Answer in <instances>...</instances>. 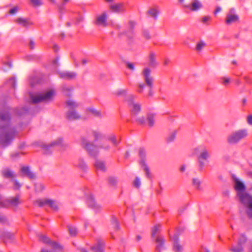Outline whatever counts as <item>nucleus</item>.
Returning a JSON list of instances; mask_svg holds the SVG:
<instances>
[{
	"label": "nucleus",
	"mask_w": 252,
	"mask_h": 252,
	"mask_svg": "<svg viewBox=\"0 0 252 252\" xmlns=\"http://www.w3.org/2000/svg\"><path fill=\"white\" fill-rule=\"evenodd\" d=\"M174 250L175 252H182L183 250V247L180 245L178 238L174 243Z\"/></svg>",
	"instance_id": "nucleus-30"
},
{
	"label": "nucleus",
	"mask_w": 252,
	"mask_h": 252,
	"mask_svg": "<svg viewBox=\"0 0 252 252\" xmlns=\"http://www.w3.org/2000/svg\"><path fill=\"white\" fill-rule=\"evenodd\" d=\"M31 2L35 6H40L42 4V2L41 0H31Z\"/></svg>",
	"instance_id": "nucleus-45"
},
{
	"label": "nucleus",
	"mask_w": 252,
	"mask_h": 252,
	"mask_svg": "<svg viewBox=\"0 0 252 252\" xmlns=\"http://www.w3.org/2000/svg\"><path fill=\"white\" fill-rule=\"evenodd\" d=\"M210 157L209 151L205 147L201 149L200 154L198 157V160L201 167L204 166V161H207Z\"/></svg>",
	"instance_id": "nucleus-11"
},
{
	"label": "nucleus",
	"mask_w": 252,
	"mask_h": 252,
	"mask_svg": "<svg viewBox=\"0 0 252 252\" xmlns=\"http://www.w3.org/2000/svg\"><path fill=\"white\" fill-rule=\"evenodd\" d=\"M234 188L240 201L246 207V212L249 217L252 218V195L246 191V186L244 182L235 177Z\"/></svg>",
	"instance_id": "nucleus-1"
},
{
	"label": "nucleus",
	"mask_w": 252,
	"mask_h": 252,
	"mask_svg": "<svg viewBox=\"0 0 252 252\" xmlns=\"http://www.w3.org/2000/svg\"><path fill=\"white\" fill-rule=\"evenodd\" d=\"M142 74L144 78L146 85L151 88L153 87V77L151 75V71L148 67H145L142 72Z\"/></svg>",
	"instance_id": "nucleus-9"
},
{
	"label": "nucleus",
	"mask_w": 252,
	"mask_h": 252,
	"mask_svg": "<svg viewBox=\"0 0 252 252\" xmlns=\"http://www.w3.org/2000/svg\"><path fill=\"white\" fill-rule=\"evenodd\" d=\"M111 224L113 225V228L115 231H118L120 230L119 224L117 220L115 218H113L111 220Z\"/></svg>",
	"instance_id": "nucleus-35"
},
{
	"label": "nucleus",
	"mask_w": 252,
	"mask_h": 252,
	"mask_svg": "<svg viewBox=\"0 0 252 252\" xmlns=\"http://www.w3.org/2000/svg\"><path fill=\"white\" fill-rule=\"evenodd\" d=\"M193 186L197 189H201V181L196 178H193L192 180Z\"/></svg>",
	"instance_id": "nucleus-34"
},
{
	"label": "nucleus",
	"mask_w": 252,
	"mask_h": 252,
	"mask_svg": "<svg viewBox=\"0 0 252 252\" xmlns=\"http://www.w3.org/2000/svg\"><path fill=\"white\" fill-rule=\"evenodd\" d=\"M2 238L5 242H10L14 238V234L8 231L4 232Z\"/></svg>",
	"instance_id": "nucleus-24"
},
{
	"label": "nucleus",
	"mask_w": 252,
	"mask_h": 252,
	"mask_svg": "<svg viewBox=\"0 0 252 252\" xmlns=\"http://www.w3.org/2000/svg\"><path fill=\"white\" fill-rule=\"evenodd\" d=\"M121 138L119 137L115 136H111V145L114 147L113 152H116V148L118 147V145L120 143Z\"/></svg>",
	"instance_id": "nucleus-26"
},
{
	"label": "nucleus",
	"mask_w": 252,
	"mask_h": 252,
	"mask_svg": "<svg viewBox=\"0 0 252 252\" xmlns=\"http://www.w3.org/2000/svg\"><path fill=\"white\" fill-rule=\"evenodd\" d=\"M2 174L4 177L11 179V182H12L13 184L14 189L17 190L20 189L21 185L17 180L14 179L15 175L10 170L8 169H4L2 171Z\"/></svg>",
	"instance_id": "nucleus-8"
},
{
	"label": "nucleus",
	"mask_w": 252,
	"mask_h": 252,
	"mask_svg": "<svg viewBox=\"0 0 252 252\" xmlns=\"http://www.w3.org/2000/svg\"><path fill=\"white\" fill-rule=\"evenodd\" d=\"M156 250L158 252H163L166 249L165 239L162 236H158L155 238Z\"/></svg>",
	"instance_id": "nucleus-14"
},
{
	"label": "nucleus",
	"mask_w": 252,
	"mask_h": 252,
	"mask_svg": "<svg viewBox=\"0 0 252 252\" xmlns=\"http://www.w3.org/2000/svg\"><path fill=\"white\" fill-rule=\"evenodd\" d=\"M94 166L97 170L102 172L105 171L106 169L105 162L101 160H96L94 163Z\"/></svg>",
	"instance_id": "nucleus-23"
},
{
	"label": "nucleus",
	"mask_w": 252,
	"mask_h": 252,
	"mask_svg": "<svg viewBox=\"0 0 252 252\" xmlns=\"http://www.w3.org/2000/svg\"><path fill=\"white\" fill-rule=\"evenodd\" d=\"M89 60L88 59H83L82 61V63L83 64H85L89 62Z\"/></svg>",
	"instance_id": "nucleus-64"
},
{
	"label": "nucleus",
	"mask_w": 252,
	"mask_h": 252,
	"mask_svg": "<svg viewBox=\"0 0 252 252\" xmlns=\"http://www.w3.org/2000/svg\"><path fill=\"white\" fill-rule=\"evenodd\" d=\"M6 220V219L4 216L0 214V222H4Z\"/></svg>",
	"instance_id": "nucleus-60"
},
{
	"label": "nucleus",
	"mask_w": 252,
	"mask_h": 252,
	"mask_svg": "<svg viewBox=\"0 0 252 252\" xmlns=\"http://www.w3.org/2000/svg\"><path fill=\"white\" fill-rule=\"evenodd\" d=\"M10 116L8 113L3 114L0 116V129L5 127L8 124Z\"/></svg>",
	"instance_id": "nucleus-19"
},
{
	"label": "nucleus",
	"mask_w": 252,
	"mask_h": 252,
	"mask_svg": "<svg viewBox=\"0 0 252 252\" xmlns=\"http://www.w3.org/2000/svg\"><path fill=\"white\" fill-rule=\"evenodd\" d=\"M38 238L40 241L44 243L50 244L51 246L54 249H58L60 247L58 244L54 242H51L50 240L44 235L39 234Z\"/></svg>",
	"instance_id": "nucleus-17"
},
{
	"label": "nucleus",
	"mask_w": 252,
	"mask_h": 252,
	"mask_svg": "<svg viewBox=\"0 0 252 252\" xmlns=\"http://www.w3.org/2000/svg\"><path fill=\"white\" fill-rule=\"evenodd\" d=\"M108 14L105 12L97 15L95 17L94 24L99 27H105L107 26Z\"/></svg>",
	"instance_id": "nucleus-7"
},
{
	"label": "nucleus",
	"mask_w": 252,
	"mask_h": 252,
	"mask_svg": "<svg viewBox=\"0 0 252 252\" xmlns=\"http://www.w3.org/2000/svg\"><path fill=\"white\" fill-rule=\"evenodd\" d=\"M12 138L13 136H11L10 134H8L6 136V140L5 141H2V144L4 146L7 145Z\"/></svg>",
	"instance_id": "nucleus-42"
},
{
	"label": "nucleus",
	"mask_w": 252,
	"mask_h": 252,
	"mask_svg": "<svg viewBox=\"0 0 252 252\" xmlns=\"http://www.w3.org/2000/svg\"><path fill=\"white\" fill-rule=\"evenodd\" d=\"M192 11H197L203 7V4L200 0H192L190 4L184 5Z\"/></svg>",
	"instance_id": "nucleus-15"
},
{
	"label": "nucleus",
	"mask_w": 252,
	"mask_h": 252,
	"mask_svg": "<svg viewBox=\"0 0 252 252\" xmlns=\"http://www.w3.org/2000/svg\"><path fill=\"white\" fill-rule=\"evenodd\" d=\"M21 171L24 176H26L31 179L35 178V174L30 170L28 167H23L21 168Z\"/></svg>",
	"instance_id": "nucleus-21"
},
{
	"label": "nucleus",
	"mask_w": 252,
	"mask_h": 252,
	"mask_svg": "<svg viewBox=\"0 0 252 252\" xmlns=\"http://www.w3.org/2000/svg\"><path fill=\"white\" fill-rule=\"evenodd\" d=\"M124 10V5L121 3H111V12H120Z\"/></svg>",
	"instance_id": "nucleus-22"
},
{
	"label": "nucleus",
	"mask_w": 252,
	"mask_h": 252,
	"mask_svg": "<svg viewBox=\"0 0 252 252\" xmlns=\"http://www.w3.org/2000/svg\"><path fill=\"white\" fill-rule=\"evenodd\" d=\"M8 83H9L10 85L14 87L15 83V79L14 78H10L8 81Z\"/></svg>",
	"instance_id": "nucleus-56"
},
{
	"label": "nucleus",
	"mask_w": 252,
	"mask_h": 252,
	"mask_svg": "<svg viewBox=\"0 0 252 252\" xmlns=\"http://www.w3.org/2000/svg\"><path fill=\"white\" fill-rule=\"evenodd\" d=\"M247 122L248 125L252 126V115H249L247 116Z\"/></svg>",
	"instance_id": "nucleus-52"
},
{
	"label": "nucleus",
	"mask_w": 252,
	"mask_h": 252,
	"mask_svg": "<svg viewBox=\"0 0 252 252\" xmlns=\"http://www.w3.org/2000/svg\"><path fill=\"white\" fill-rule=\"evenodd\" d=\"M248 135V130L246 128H241L229 134L227 136L226 142L229 145H235L241 140L247 138Z\"/></svg>",
	"instance_id": "nucleus-2"
},
{
	"label": "nucleus",
	"mask_w": 252,
	"mask_h": 252,
	"mask_svg": "<svg viewBox=\"0 0 252 252\" xmlns=\"http://www.w3.org/2000/svg\"><path fill=\"white\" fill-rule=\"evenodd\" d=\"M66 105L68 109L66 113L67 118L70 120H75L80 119V115L74 110L79 104L72 99H68L66 102Z\"/></svg>",
	"instance_id": "nucleus-4"
},
{
	"label": "nucleus",
	"mask_w": 252,
	"mask_h": 252,
	"mask_svg": "<svg viewBox=\"0 0 252 252\" xmlns=\"http://www.w3.org/2000/svg\"><path fill=\"white\" fill-rule=\"evenodd\" d=\"M246 237L244 236H241V237L240 238V239L239 241L238 245L241 246L243 243H244L246 242Z\"/></svg>",
	"instance_id": "nucleus-55"
},
{
	"label": "nucleus",
	"mask_w": 252,
	"mask_h": 252,
	"mask_svg": "<svg viewBox=\"0 0 252 252\" xmlns=\"http://www.w3.org/2000/svg\"><path fill=\"white\" fill-rule=\"evenodd\" d=\"M148 125L150 126H153L155 124V115L153 114H149L147 117Z\"/></svg>",
	"instance_id": "nucleus-31"
},
{
	"label": "nucleus",
	"mask_w": 252,
	"mask_h": 252,
	"mask_svg": "<svg viewBox=\"0 0 252 252\" xmlns=\"http://www.w3.org/2000/svg\"><path fill=\"white\" fill-rule=\"evenodd\" d=\"M15 22L19 25L24 27H27L32 24V22L29 19L23 17L16 18L15 20Z\"/></svg>",
	"instance_id": "nucleus-18"
},
{
	"label": "nucleus",
	"mask_w": 252,
	"mask_h": 252,
	"mask_svg": "<svg viewBox=\"0 0 252 252\" xmlns=\"http://www.w3.org/2000/svg\"><path fill=\"white\" fill-rule=\"evenodd\" d=\"M157 62L156 60L155 54L154 53L149 54V65L152 67H155L157 65Z\"/></svg>",
	"instance_id": "nucleus-28"
},
{
	"label": "nucleus",
	"mask_w": 252,
	"mask_h": 252,
	"mask_svg": "<svg viewBox=\"0 0 252 252\" xmlns=\"http://www.w3.org/2000/svg\"><path fill=\"white\" fill-rule=\"evenodd\" d=\"M36 203L40 206L48 205L55 210L58 209L59 206L58 203L56 201L47 198L38 199L36 201Z\"/></svg>",
	"instance_id": "nucleus-13"
},
{
	"label": "nucleus",
	"mask_w": 252,
	"mask_h": 252,
	"mask_svg": "<svg viewBox=\"0 0 252 252\" xmlns=\"http://www.w3.org/2000/svg\"><path fill=\"white\" fill-rule=\"evenodd\" d=\"M81 145L87 151L89 154L92 157L95 158L98 154V148L93 142L85 137L81 139Z\"/></svg>",
	"instance_id": "nucleus-5"
},
{
	"label": "nucleus",
	"mask_w": 252,
	"mask_h": 252,
	"mask_svg": "<svg viewBox=\"0 0 252 252\" xmlns=\"http://www.w3.org/2000/svg\"><path fill=\"white\" fill-rule=\"evenodd\" d=\"M68 229L69 232V234L72 236H74L76 235L77 233V230L76 228L73 225H68Z\"/></svg>",
	"instance_id": "nucleus-36"
},
{
	"label": "nucleus",
	"mask_w": 252,
	"mask_h": 252,
	"mask_svg": "<svg viewBox=\"0 0 252 252\" xmlns=\"http://www.w3.org/2000/svg\"><path fill=\"white\" fill-rule=\"evenodd\" d=\"M153 94H154V93L152 91V88H149V90L148 91V95L150 96H152L153 95Z\"/></svg>",
	"instance_id": "nucleus-62"
},
{
	"label": "nucleus",
	"mask_w": 252,
	"mask_h": 252,
	"mask_svg": "<svg viewBox=\"0 0 252 252\" xmlns=\"http://www.w3.org/2000/svg\"><path fill=\"white\" fill-rule=\"evenodd\" d=\"M128 105L132 115L135 117L138 116L141 109L140 104L135 101L133 98H129L128 99Z\"/></svg>",
	"instance_id": "nucleus-10"
},
{
	"label": "nucleus",
	"mask_w": 252,
	"mask_h": 252,
	"mask_svg": "<svg viewBox=\"0 0 252 252\" xmlns=\"http://www.w3.org/2000/svg\"><path fill=\"white\" fill-rule=\"evenodd\" d=\"M148 13L151 17L157 19L159 13V10L157 7H153L148 10Z\"/></svg>",
	"instance_id": "nucleus-25"
},
{
	"label": "nucleus",
	"mask_w": 252,
	"mask_h": 252,
	"mask_svg": "<svg viewBox=\"0 0 252 252\" xmlns=\"http://www.w3.org/2000/svg\"><path fill=\"white\" fill-rule=\"evenodd\" d=\"M186 169V166L185 165H182L180 168V171L182 173H184L185 172Z\"/></svg>",
	"instance_id": "nucleus-59"
},
{
	"label": "nucleus",
	"mask_w": 252,
	"mask_h": 252,
	"mask_svg": "<svg viewBox=\"0 0 252 252\" xmlns=\"http://www.w3.org/2000/svg\"><path fill=\"white\" fill-rule=\"evenodd\" d=\"M89 111L92 113L93 114H94V115H97L98 114V112L94 109V108H90L89 109Z\"/></svg>",
	"instance_id": "nucleus-61"
},
{
	"label": "nucleus",
	"mask_w": 252,
	"mask_h": 252,
	"mask_svg": "<svg viewBox=\"0 0 252 252\" xmlns=\"http://www.w3.org/2000/svg\"><path fill=\"white\" fill-rule=\"evenodd\" d=\"M143 35L144 38L147 40H149L151 38L150 33L148 31H144L143 32Z\"/></svg>",
	"instance_id": "nucleus-47"
},
{
	"label": "nucleus",
	"mask_w": 252,
	"mask_h": 252,
	"mask_svg": "<svg viewBox=\"0 0 252 252\" xmlns=\"http://www.w3.org/2000/svg\"><path fill=\"white\" fill-rule=\"evenodd\" d=\"M45 189L44 185L41 183H36L35 184V189L36 192H41Z\"/></svg>",
	"instance_id": "nucleus-38"
},
{
	"label": "nucleus",
	"mask_w": 252,
	"mask_h": 252,
	"mask_svg": "<svg viewBox=\"0 0 252 252\" xmlns=\"http://www.w3.org/2000/svg\"><path fill=\"white\" fill-rule=\"evenodd\" d=\"M30 48L33 49L34 48V42L33 41H31L30 43Z\"/></svg>",
	"instance_id": "nucleus-63"
},
{
	"label": "nucleus",
	"mask_w": 252,
	"mask_h": 252,
	"mask_svg": "<svg viewBox=\"0 0 252 252\" xmlns=\"http://www.w3.org/2000/svg\"><path fill=\"white\" fill-rule=\"evenodd\" d=\"M159 226H158V225H156L154 227V228L152 230V237H155L156 233L158 232V230Z\"/></svg>",
	"instance_id": "nucleus-48"
},
{
	"label": "nucleus",
	"mask_w": 252,
	"mask_h": 252,
	"mask_svg": "<svg viewBox=\"0 0 252 252\" xmlns=\"http://www.w3.org/2000/svg\"><path fill=\"white\" fill-rule=\"evenodd\" d=\"M19 9L18 6H14L9 10V13L12 15L15 14L18 11Z\"/></svg>",
	"instance_id": "nucleus-49"
},
{
	"label": "nucleus",
	"mask_w": 252,
	"mask_h": 252,
	"mask_svg": "<svg viewBox=\"0 0 252 252\" xmlns=\"http://www.w3.org/2000/svg\"><path fill=\"white\" fill-rule=\"evenodd\" d=\"M126 66L127 68L131 70H134L135 69L134 63L130 62H127L126 63Z\"/></svg>",
	"instance_id": "nucleus-44"
},
{
	"label": "nucleus",
	"mask_w": 252,
	"mask_h": 252,
	"mask_svg": "<svg viewBox=\"0 0 252 252\" xmlns=\"http://www.w3.org/2000/svg\"><path fill=\"white\" fill-rule=\"evenodd\" d=\"M51 145L52 146H58L60 147H64L66 146V145L63 143V140L62 138H59L56 141L53 142L51 143Z\"/></svg>",
	"instance_id": "nucleus-33"
},
{
	"label": "nucleus",
	"mask_w": 252,
	"mask_h": 252,
	"mask_svg": "<svg viewBox=\"0 0 252 252\" xmlns=\"http://www.w3.org/2000/svg\"><path fill=\"white\" fill-rule=\"evenodd\" d=\"M60 77L63 79L71 80L76 78L77 74L73 71H63L58 72Z\"/></svg>",
	"instance_id": "nucleus-16"
},
{
	"label": "nucleus",
	"mask_w": 252,
	"mask_h": 252,
	"mask_svg": "<svg viewBox=\"0 0 252 252\" xmlns=\"http://www.w3.org/2000/svg\"><path fill=\"white\" fill-rule=\"evenodd\" d=\"M20 203V197L17 195L7 198L0 197V204L2 206H16Z\"/></svg>",
	"instance_id": "nucleus-6"
},
{
	"label": "nucleus",
	"mask_w": 252,
	"mask_h": 252,
	"mask_svg": "<svg viewBox=\"0 0 252 252\" xmlns=\"http://www.w3.org/2000/svg\"><path fill=\"white\" fill-rule=\"evenodd\" d=\"M239 20V16L236 13L235 9H231L227 14L225 18L226 23L230 25L234 23L238 22Z\"/></svg>",
	"instance_id": "nucleus-12"
},
{
	"label": "nucleus",
	"mask_w": 252,
	"mask_h": 252,
	"mask_svg": "<svg viewBox=\"0 0 252 252\" xmlns=\"http://www.w3.org/2000/svg\"><path fill=\"white\" fill-rule=\"evenodd\" d=\"M104 243L103 242H99L96 246L92 247V249L94 252H104Z\"/></svg>",
	"instance_id": "nucleus-27"
},
{
	"label": "nucleus",
	"mask_w": 252,
	"mask_h": 252,
	"mask_svg": "<svg viewBox=\"0 0 252 252\" xmlns=\"http://www.w3.org/2000/svg\"><path fill=\"white\" fill-rule=\"evenodd\" d=\"M55 94V91L52 89L39 94H33L32 93L30 94V97L33 103L50 101L53 99Z\"/></svg>",
	"instance_id": "nucleus-3"
},
{
	"label": "nucleus",
	"mask_w": 252,
	"mask_h": 252,
	"mask_svg": "<svg viewBox=\"0 0 252 252\" xmlns=\"http://www.w3.org/2000/svg\"><path fill=\"white\" fill-rule=\"evenodd\" d=\"M75 166L78 167L81 169L85 170L87 168V165L84 160L82 158H79Z\"/></svg>",
	"instance_id": "nucleus-29"
},
{
	"label": "nucleus",
	"mask_w": 252,
	"mask_h": 252,
	"mask_svg": "<svg viewBox=\"0 0 252 252\" xmlns=\"http://www.w3.org/2000/svg\"><path fill=\"white\" fill-rule=\"evenodd\" d=\"M118 185V179L116 177L111 178V187L116 189Z\"/></svg>",
	"instance_id": "nucleus-43"
},
{
	"label": "nucleus",
	"mask_w": 252,
	"mask_h": 252,
	"mask_svg": "<svg viewBox=\"0 0 252 252\" xmlns=\"http://www.w3.org/2000/svg\"><path fill=\"white\" fill-rule=\"evenodd\" d=\"M72 90V88H70V87H66V86L63 87V93L66 95H69V94H68V92H70V91H71Z\"/></svg>",
	"instance_id": "nucleus-50"
},
{
	"label": "nucleus",
	"mask_w": 252,
	"mask_h": 252,
	"mask_svg": "<svg viewBox=\"0 0 252 252\" xmlns=\"http://www.w3.org/2000/svg\"><path fill=\"white\" fill-rule=\"evenodd\" d=\"M139 154L142 158H144L146 156V151L143 148H140L139 150Z\"/></svg>",
	"instance_id": "nucleus-51"
},
{
	"label": "nucleus",
	"mask_w": 252,
	"mask_h": 252,
	"mask_svg": "<svg viewBox=\"0 0 252 252\" xmlns=\"http://www.w3.org/2000/svg\"><path fill=\"white\" fill-rule=\"evenodd\" d=\"M221 10L222 9L220 6H217L215 11H214V14H217L218 13L220 12Z\"/></svg>",
	"instance_id": "nucleus-58"
},
{
	"label": "nucleus",
	"mask_w": 252,
	"mask_h": 252,
	"mask_svg": "<svg viewBox=\"0 0 252 252\" xmlns=\"http://www.w3.org/2000/svg\"><path fill=\"white\" fill-rule=\"evenodd\" d=\"M223 81V84L225 85H227L229 83L230 81V79L229 77L227 76H224L222 78Z\"/></svg>",
	"instance_id": "nucleus-54"
},
{
	"label": "nucleus",
	"mask_w": 252,
	"mask_h": 252,
	"mask_svg": "<svg viewBox=\"0 0 252 252\" xmlns=\"http://www.w3.org/2000/svg\"><path fill=\"white\" fill-rule=\"evenodd\" d=\"M133 185L136 188L139 189L141 186V179L137 176L133 181Z\"/></svg>",
	"instance_id": "nucleus-39"
},
{
	"label": "nucleus",
	"mask_w": 252,
	"mask_h": 252,
	"mask_svg": "<svg viewBox=\"0 0 252 252\" xmlns=\"http://www.w3.org/2000/svg\"><path fill=\"white\" fill-rule=\"evenodd\" d=\"M230 251L232 252H242L243 251V248L241 245H238L237 247H232Z\"/></svg>",
	"instance_id": "nucleus-40"
},
{
	"label": "nucleus",
	"mask_w": 252,
	"mask_h": 252,
	"mask_svg": "<svg viewBox=\"0 0 252 252\" xmlns=\"http://www.w3.org/2000/svg\"><path fill=\"white\" fill-rule=\"evenodd\" d=\"M140 164L143 168L144 170L145 171L146 175L147 177H149L150 175V172L149 169L147 165L145 160L142 159L140 161Z\"/></svg>",
	"instance_id": "nucleus-32"
},
{
	"label": "nucleus",
	"mask_w": 252,
	"mask_h": 252,
	"mask_svg": "<svg viewBox=\"0 0 252 252\" xmlns=\"http://www.w3.org/2000/svg\"><path fill=\"white\" fill-rule=\"evenodd\" d=\"M127 92L126 90L122 89L118 91L117 94L118 95H124L126 94Z\"/></svg>",
	"instance_id": "nucleus-57"
},
{
	"label": "nucleus",
	"mask_w": 252,
	"mask_h": 252,
	"mask_svg": "<svg viewBox=\"0 0 252 252\" xmlns=\"http://www.w3.org/2000/svg\"><path fill=\"white\" fill-rule=\"evenodd\" d=\"M206 46V43L203 41H201L197 43L196 46V50L198 52H200L203 50V48Z\"/></svg>",
	"instance_id": "nucleus-37"
},
{
	"label": "nucleus",
	"mask_w": 252,
	"mask_h": 252,
	"mask_svg": "<svg viewBox=\"0 0 252 252\" xmlns=\"http://www.w3.org/2000/svg\"><path fill=\"white\" fill-rule=\"evenodd\" d=\"M211 19V17L208 15L203 16L201 18V22L204 24H207Z\"/></svg>",
	"instance_id": "nucleus-46"
},
{
	"label": "nucleus",
	"mask_w": 252,
	"mask_h": 252,
	"mask_svg": "<svg viewBox=\"0 0 252 252\" xmlns=\"http://www.w3.org/2000/svg\"><path fill=\"white\" fill-rule=\"evenodd\" d=\"M176 133L175 132L171 133L167 138V140L168 142H173L176 138Z\"/></svg>",
	"instance_id": "nucleus-41"
},
{
	"label": "nucleus",
	"mask_w": 252,
	"mask_h": 252,
	"mask_svg": "<svg viewBox=\"0 0 252 252\" xmlns=\"http://www.w3.org/2000/svg\"><path fill=\"white\" fill-rule=\"evenodd\" d=\"M86 202L89 207L94 210H97L100 208L99 205L96 203L94 197L92 195L87 197Z\"/></svg>",
	"instance_id": "nucleus-20"
},
{
	"label": "nucleus",
	"mask_w": 252,
	"mask_h": 252,
	"mask_svg": "<svg viewBox=\"0 0 252 252\" xmlns=\"http://www.w3.org/2000/svg\"><path fill=\"white\" fill-rule=\"evenodd\" d=\"M136 121L141 124H143L145 123V119L143 117H136Z\"/></svg>",
	"instance_id": "nucleus-53"
}]
</instances>
